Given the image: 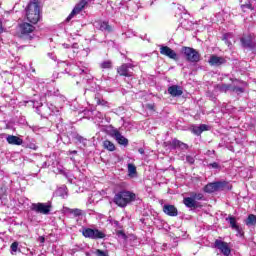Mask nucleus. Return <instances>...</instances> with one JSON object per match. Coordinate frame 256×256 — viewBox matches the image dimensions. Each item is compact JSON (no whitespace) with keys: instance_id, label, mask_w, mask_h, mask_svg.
Segmentation results:
<instances>
[{"instance_id":"c85d7f7f","label":"nucleus","mask_w":256,"mask_h":256,"mask_svg":"<svg viewBox=\"0 0 256 256\" xmlns=\"http://www.w3.org/2000/svg\"><path fill=\"white\" fill-rule=\"evenodd\" d=\"M190 197H191L192 199H194L195 201H202V199H203V194H202V193H195V192H192V193L190 194Z\"/></svg>"},{"instance_id":"a19ab883","label":"nucleus","mask_w":256,"mask_h":256,"mask_svg":"<svg viewBox=\"0 0 256 256\" xmlns=\"http://www.w3.org/2000/svg\"><path fill=\"white\" fill-rule=\"evenodd\" d=\"M147 109H150V111H153L155 109V105L154 104H148L146 105Z\"/></svg>"},{"instance_id":"09e8293b","label":"nucleus","mask_w":256,"mask_h":256,"mask_svg":"<svg viewBox=\"0 0 256 256\" xmlns=\"http://www.w3.org/2000/svg\"><path fill=\"white\" fill-rule=\"evenodd\" d=\"M32 73H35V68H32Z\"/></svg>"},{"instance_id":"4be33fe9","label":"nucleus","mask_w":256,"mask_h":256,"mask_svg":"<svg viewBox=\"0 0 256 256\" xmlns=\"http://www.w3.org/2000/svg\"><path fill=\"white\" fill-rule=\"evenodd\" d=\"M216 89L220 91V93H227L228 91H231L232 84H218Z\"/></svg>"},{"instance_id":"5701e85b","label":"nucleus","mask_w":256,"mask_h":256,"mask_svg":"<svg viewBox=\"0 0 256 256\" xmlns=\"http://www.w3.org/2000/svg\"><path fill=\"white\" fill-rule=\"evenodd\" d=\"M172 147L173 149H188L189 146H187V144L177 140V139H174L172 141Z\"/></svg>"},{"instance_id":"37998d69","label":"nucleus","mask_w":256,"mask_h":256,"mask_svg":"<svg viewBox=\"0 0 256 256\" xmlns=\"http://www.w3.org/2000/svg\"><path fill=\"white\" fill-rule=\"evenodd\" d=\"M138 152L140 153V155H145V149L143 148H139Z\"/></svg>"},{"instance_id":"de8ad7c7","label":"nucleus","mask_w":256,"mask_h":256,"mask_svg":"<svg viewBox=\"0 0 256 256\" xmlns=\"http://www.w3.org/2000/svg\"><path fill=\"white\" fill-rule=\"evenodd\" d=\"M226 43H227L228 47L231 45L228 40H226Z\"/></svg>"},{"instance_id":"473e14b6","label":"nucleus","mask_w":256,"mask_h":256,"mask_svg":"<svg viewBox=\"0 0 256 256\" xmlns=\"http://www.w3.org/2000/svg\"><path fill=\"white\" fill-rule=\"evenodd\" d=\"M10 249L12 253H17V249H19V242H13Z\"/></svg>"},{"instance_id":"49530a36","label":"nucleus","mask_w":256,"mask_h":256,"mask_svg":"<svg viewBox=\"0 0 256 256\" xmlns=\"http://www.w3.org/2000/svg\"><path fill=\"white\" fill-rule=\"evenodd\" d=\"M80 73H87L85 69H79Z\"/></svg>"},{"instance_id":"e433bc0d","label":"nucleus","mask_w":256,"mask_h":256,"mask_svg":"<svg viewBox=\"0 0 256 256\" xmlns=\"http://www.w3.org/2000/svg\"><path fill=\"white\" fill-rule=\"evenodd\" d=\"M94 115L99 119V121H101L105 117V115H103V113L101 112H96Z\"/></svg>"},{"instance_id":"412c9836","label":"nucleus","mask_w":256,"mask_h":256,"mask_svg":"<svg viewBox=\"0 0 256 256\" xmlns=\"http://www.w3.org/2000/svg\"><path fill=\"white\" fill-rule=\"evenodd\" d=\"M128 177H130L131 179L137 177V167L135 166V164H128Z\"/></svg>"},{"instance_id":"aec40b11","label":"nucleus","mask_w":256,"mask_h":256,"mask_svg":"<svg viewBox=\"0 0 256 256\" xmlns=\"http://www.w3.org/2000/svg\"><path fill=\"white\" fill-rule=\"evenodd\" d=\"M192 133L194 135H201V133H203V131H209V126L202 124L200 126H193L191 129Z\"/></svg>"},{"instance_id":"c03bdc74","label":"nucleus","mask_w":256,"mask_h":256,"mask_svg":"<svg viewBox=\"0 0 256 256\" xmlns=\"http://www.w3.org/2000/svg\"><path fill=\"white\" fill-rule=\"evenodd\" d=\"M4 28H3V22L0 20V33H3Z\"/></svg>"},{"instance_id":"58836bf2","label":"nucleus","mask_w":256,"mask_h":256,"mask_svg":"<svg viewBox=\"0 0 256 256\" xmlns=\"http://www.w3.org/2000/svg\"><path fill=\"white\" fill-rule=\"evenodd\" d=\"M76 140L79 141L80 143H83V141H86L85 138H83V136H80V135L76 136Z\"/></svg>"},{"instance_id":"4c0bfd02","label":"nucleus","mask_w":256,"mask_h":256,"mask_svg":"<svg viewBox=\"0 0 256 256\" xmlns=\"http://www.w3.org/2000/svg\"><path fill=\"white\" fill-rule=\"evenodd\" d=\"M208 167H211L212 169H219V163L217 162L210 163L208 164Z\"/></svg>"},{"instance_id":"f704fd0d","label":"nucleus","mask_w":256,"mask_h":256,"mask_svg":"<svg viewBox=\"0 0 256 256\" xmlns=\"http://www.w3.org/2000/svg\"><path fill=\"white\" fill-rule=\"evenodd\" d=\"M186 161L187 163H189L190 165H193V163H195V157L193 156H186Z\"/></svg>"},{"instance_id":"8fccbe9b","label":"nucleus","mask_w":256,"mask_h":256,"mask_svg":"<svg viewBox=\"0 0 256 256\" xmlns=\"http://www.w3.org/2000/svg\"><path fill=\"white\" fill-rule=\"evenodd\" d=\"M1 199H3V196H1V194H0V201H1Z\"/></svg>"},{"instance_id":"7ed1b4c3","label":"nucleus","mask_w":256,"mask_h":256,"mask_svg":"<svg viewBox=\"0 0 256 256\" xmlns=\"http://www.w3.org/2000/svg\"><path fill=\"white\" fill-rule=\"evenodd\" d=\"M82 235L86 237V239H105L107 236L105 232L100 231L99 229H93V228H84L82 230Z\"/></svg>"},{"instance_id":"39448f33","label":"nucleus","mask_w":256,"mask_h":256,"mask_svg":"<svg viewBox=\"0 0 256 256\" xmlns=\"http://www.w3.org/2000/svg\"><path fill=\"white\" fill-rule=\"evenodd\" d=\"M51 202L47 203H34L32 204V211L36 213H41V215H49L52 209Z\"/></svg>"},{"instance_id":"6e6552de","label":"nucleus","mask_w":256,"mask_h":256,"mask_svg":"<svg viewBox=\"0 0 256 256\" xmlns=\"http://www.w3.org/2000/svg\"><path fill=\"white\" fill-rule=\"evenodd\" d=\"M87 3H89V0H81L80 3H78L74 7V9L70 13V15L66 18V22L69 23V21L72 20L73 17H75V15L81 13V11H83V9H85V5H87Z\"/></svg>"},{"instance_id":"ddd939ff","label":"nucleus","mask_w":256,"mask_h":256,"mask_svg":"<svg viewBox=\"0 0 256 256\" xmlns=\"http://www.w3.org/2000/svg\"><path fill=\"white\" fill-rule=\"evenodd\" d=\"M160 53L161 55H165V57H169V59H177V53L169 48V46L160 47Z\"/></svg>"},{"instance_id":"dca6fc26","label":"nucleus","mask_w":256,"mask_h":256,"mask_svg":"<svg viewBox=\"0 0 256 256\" xmlns=\"http://www.w3.org/2000/svg\"><path fill=\"white\" fill-rule=\"evenodd\" d=\"M225 63V58L212 55L209 59V64L212 65V67H219V65H223Z\"/></svg>"},{"instance_id":"f257e3e1","label":"nucleus","mask_w":256,"mask_h":256,"mask_svg":"<svg viewBox=\"0 0 256 256\" xmlns=\"http://www.w3.org/2000/svg\"><path fill=\"white\" fill-rule=\"evenodd\" d=\"M137 199V195L131 191L122 190L115 194L114 203L118 205V207H127L129 203H133Z\"/></svg>"},{"instance_id":"a211bd4d","label":"nucleus","mask_w":256,"mask_h":256,"mask_svg":"<svg viewBox=\"0 0 256 256\" xmlns=\"http://www.w3.org/2000/svg\"><path fill=\"white\" fill-rule=\"evenodd\" d=\"M183 203L188 209H197V207H199V203H197L191 196L184 198Z\"/></svg>"},{"instance_id":"c9c22d12","label":"nucleus","mask_w":256,"mask_h":256,"mask_svg":"<svg viewBox=\"0 0 256 256\" xmlns=\"http://www.w3.org/2000/svg\"><path fill=\"white\" fill-rule=\"evenodd\" d=\"M234 231L237 232L240 237H243V229L241 227H236Z\"/></svg>"},{"instance_id":"cd10ccee","label":"nucleus","mask_w":256,"mask_h":256,"mask_svg":"<svg viewBox=\"0 0 256 256\" xmlns=\"http://www.w3.org/2000/svg\"><path fill=\"white\" fill-rule=\"evenodd\" d=\"M228 223L230 224V227L234 230L236 227H238L239 225H237V220H235V217L231 216L229 218H227Z\"/></svg>"},{"instance_id":"bb28decb","label":"nucleus","mask_w":256,"mask_h":256,"mask_svg":"<svg viewBox=\"0 0 256 256\" xmlns=\"http://www.w3.org/2000/svg\"><path fill=\"white\" fill-rule=\"evenodd\" d=\"M96 105H101L102 107H109V102L101 99L100 97H95Z\"/></svg>"},{"instance_id":"7c9ffc66","label":"nucleus","mask_w":256,"mask_h":256,"mask_svg":"<svg viewBox=\"0 0 256 256\" xmlns=\"http://www.w3.org/2000/svg\"><path fill=\"white\" fill-rule=\"evenodd\" d=\"M69 213L74 215L75 217H80V215H83V211L81 209H70Z\"/></svg>"},{"instance_id":"393cba45","label":"nucleus","mask_w":256,"mask_h":256,"mask_svg":"<svg viewBox=\"0 0 256 256\" xmlns=\"http://www.w3.org/2000/svg\"><path fill=\"white\" fill-rule=\"evenodd\" d=\"M245 225L247 227H255L256 225V216L253 214H250L248 218L245 220Z\"/></svg>"},{"instance_id":"f3484780","label":"nucleus","mask_w":256,"mask_h":256,"mask_svg":"<svg viewBox=\"0 0 256 256\" xmlns=\"http://www.w3.org/2000/svg\"><path fill=\"white\" fill-rule=\"evenodd\" d=\"M94 26L96 27V29H99L100 31H107L108 33L111 32V26L108 22L97 21L94 23Z\"/></svg>"},{"instance_id":"9d476101","label":"nucleus","mask_w":256,"mask_h":256,"mask_svg":"<svg viewBox=\"0 0 256 256\" xmlns=\"http://www.w3.org/2000/svg\"><path fill=\"white\" fill-rule=\"evenodd\" d=\"M112 137H114V139H116L117 143L119 145H122L123 147H127V145H129V140L127 138H125V136H122L121 132H119V130H113Z\"/></svg>"},{"instance_id":"2f4dec72","label":"nucleus","mask_w":256,"mask_h":256,"mask_svg":"<svg viewBox=\"0 0 256 256\" xmlns=\"http://www.w3.org/2000/svg\"><path fill=\"white\" fill-rule=\"evenodd\" d=\"M241 9L244 13L245 11H247V9H250V11H253V5H251V2H248L246 4H242Z\"/></svg>"},{"instance_id":"c756f323","label":"nucleus","mask_w":256,"mask_h":256,"mask_svg":"<svg viewBox=\"0 0 256 256\" xmlns=\"http://www.w3.org/2000/svg\"><path fill=\"white\" fill-rule=\"evenodd\" d=\"M100 67L102 69H111V67H113V64L111 63L110 60L104 61L100 64Z\"/></svg>"},{"instance_id":"20e7f679","label":"nucleus","mask_w":256,"mask_h":256,"mask_svg":"<svg viewBox=\"0 0 256 256\" xmlns=\"http://www.w3.org/2000/svg\"><path fill=\"white\" fill-rule=\"evenodd\" d=\"M182 51L187 59V61H190V63H198L201 59V55L197 50L191 48V47H183Z\"/></svg>"},{"instance_id":"1a4fd4ad","label":"nucleus","mask_w":256,"mask_h":256,"mask_svg":"<svg viewBox=\"0 0 256 256\" xmlns=\"http://www.w3.org/2000/svg\"><path fill=\"white\" fill-rule=\"evenodd\" d=\"M117 73L122 77H133V64H122L117 69Z\"/></svg>"},{"instance_id":"a878e982","label":"nucleus","mask_w":256,"mask_h":256,"mask_svg":"<svg viewBox=\"0 0 256 256\" xmlns=\"http://www.w3.org/2000/svg\"><path fill=\"white\" fill-rule=\"evenodd\" d=\"M103 147L107 151H115V144L113 142L109 141V140H105L103 142Z\"/></svg>"},{"instance_id":"79ce46f5","label":"nucleus","mask_w":256,"mask_h":256,"mask_svg":"<svg viewBox=\"0 0 256 256\" xmlns=\"http://www.w3.org/2000/svg\"><path fill=\"white\" fill-rule=\"evenodd\" d=\"M67 155H77V150H69Z\"/></svg>"},{"instance_id":"f03ea898","label":"nucleus","mask_w":256,"mask_h":256,"mask_svg":"<svg viewBox=\"0 0 256 256\" xmlns=\"http://www.w3.org/2000/svg\"><path fill=\"white\" fill-rule=\"evenodd\" d=\"M26 16L30 23L34 25L39 22V0H32L26 9Z\"/></svg>"},{"instance_id":"9b49d317","label":"nucleus","mask_w":256,"mask_h":256,"mask_svg":"<svg viewBox=\"0 0 256 256\" xmlns=\"http://www.w3.org/2000/svg\"><path fill=\"white\" fill-rule=\"evenodd\" d=\"M163 211L165 215H168L169 217H177V215H179V211L175 205L166 204L163 206Z\"/></svg>"},{"instance_id":"ea45409f","label":"nucleus","mask_w":256,"mask_h":256,"mask_svg":"<svg viewBox=\"0 0 256 256\" xmlns=\"http://www.w3.org/2000/svg\"><path fill=\"white\" fill-rule=\"evenodd\" d=\"M48 108L50 109V111H51L52 113H55V110L57 109L53 104H50V105L48 106Z\"/></svg>"},{"instance_id":"4468645a","label":"nucleus","mask_w":256,"mask_h":256,"mask_svg":"<svg viewBox=\"0 0 256 256\" xmlns=\"http://www.w3.org/2000/svg\"><path fill=\"white\" fill-rule=\"evenodd\" d=\"M168 93L171 97H181L183 95V88L178 85H172L168 88Z\"/></svg>"},{"instance_id":"a18cd8bd","label":"nucleus","mask_w":256,"mask_h":256,"mask_svg":"<svg viewBox=\"0 0 256 256\" xmlns=\"http://www.w3.org/2000/svg\"><path fill=\"white\" fill-rule=\"evenodd\" d=\"M64 49H69V44H63Z\"/></svg>"},{"instance_id":"f8f14e48","label":"nucleus","mask_w":256,"mask_h":256,"mask_svg":"<svg viewBox=\"0 0 256 256\" xmlns=\"http://www.w3.org/2000/svg\"><path fill=\"white\" fill-rule=\"evenodd\" d=\"M253 35H247L241 38L242 46L246 49H253L255 47V42L253 41Z\"/></svg>"},{"instance_id":"72a5a7b5","label":"nucleus","mask_w":256,"mask_h":256,"mask_svg":"<svg viewBox=\"0 0 256 256\" xmlns=\"http://www.w3.org/2000/svg\"><path fill=\"white\" fill-rule=\"evenodd\" d=\"M94 253L96 256H109V253H107V251H103L100 249H97Z\"/></svg>"},{"instance_id":"0eeeda50","label":"nucleus","mask_w":256,"mask_h":256,"mask_svg":"<svg viewBox=\"0 0 256 256\" xmlns=\"http://www.w3.org/2000/svg\"><path fill=\"white\" fill-rule=\"evenodd\" d=\"M225 185H226V183L221 182V181L212 182V183L207 184L204 187V191H205V193H215V191L223 190L225 188Z\"/></svg>"},{"instance_id":"423d86ee","label":"nucleus","mask_w":256,"mask_h":256,"mask_svg":"<svg viewBox=\"0 0 256 256\" xmlns=\"http://www.w3.org/2000/svg\"><path fill=\"white\" fill-rule=\"evenodd\" d=\"M214 247L215 249H219L220 253H222V255L224 256L231 255V248L229 247V244L227 242L216 239L214 242Z\"/></svg>"},{"instance_id":"2eb2a0df","label":"nucleus","mask_w":256,"mask_h":256,"mask_svg":"<svg viewBox=\"0 0 256 256\" xmlns=\"http://www.w3.org/2000/svg\"><path fill=\"white\" fill-rule=\"evenodd\" d=\"M35 31V26L29 23L20 24V32L22 35H29V33H33Z\"/></svg>"},{"instance_id":"6ab92c4d","label":"nucleus","mask_w":256,"mask_h":256,"mask_svg":"<svg viewBox=\"0 0 256 256\" xmlns=\"http://www.w3.org/2000/svg\"><path fill=\"white\" fill-rule=\"evenodd\" d=\"M6 141L9 143V145H23V139L15 135H8L6 137Z\"/></svg>"},{"instance_id":"b1692460","label":"nucleus","mask_w":256,"mask_h":256,"mask_svg":"<svg viewBox=\"0 0 256 256\" xmlns=\"http://www.w3.org/2000/svg\"><path fill=\"white\" fill-rule=\"evenodd\" d=\"M238 83L239 82L237 80L232 82L231 92L237 93V95H241V93H244L245 90L242 87L237 86Z\"/></svg>"}]
</instances>
